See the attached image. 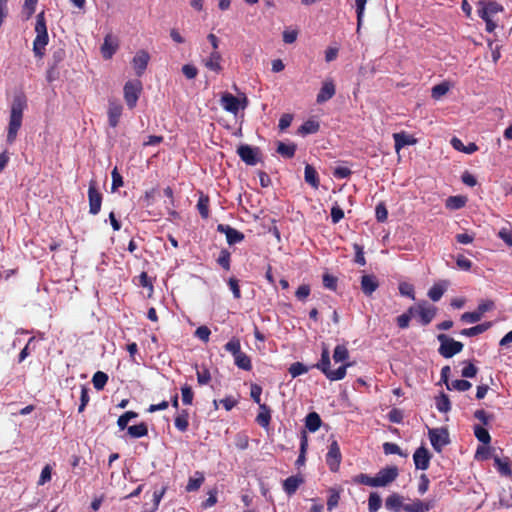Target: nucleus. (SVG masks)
<instances>
[{"instance_id": "obj_21", "label": "nucleus", "mask_w": 512, "mask_h": 512, "mask_svg": "<svg viewBox=\"0 0 512 512\" xmlns=\"http://www.w3.org/2000/svg\"><path fill=\"white\" fill-rule=\"evenodd\" d=\"M493 460L494 466L501 475L506 477H510L512 475L511 461L508 457L501 458L498 455H494Z\"/></svg>"}, {"instance_id": "obj_43", "label": "nucleus", "mask_w": 512, "mask_h": 512, "mask_svg": "<svg viewBox=\"0 0 512 512\" xmlns=\"http://www.w3.org/2000/svg\"><path fill=\"white\" fill-rule=\"evenodd\" d=\"M197 208L203 219H207L209 217V197L207 194H200Z\"/></svg>"}, {"instance_id": "obj_64", "label": "nucleus", "mask_w": 512, "mask_h": 512, "mask_svg": "<svg viewBox=\"0 0 512 512\" xmlns=\"http://www.w3.org/2000/svg\"><path fill=\"white\" fill-rule=\"evenodd\" d=\"M387 417L390 422L399 424L403 421V412L400 409L393 408L388 412Z\"/></svg>"}, {"instance_id": "obj_33", "label": "nucleus", "mask_w": 512, "mask_h": 512, "mask_svg": "<svg viewBox=\"0 0 512 512\" xmlns=\"http://www.w3.org/2000/svg\"><path fill=\"white\" fill-rule=\"evenodd\" d=\"M235 365L242 370L251 371L252 370V361L251 358L244 352H240L239 354L234 356Z\"/></svg>"}, {"instance_id": "obj_51", "label": "nucleus", "mask_w": 512, "mask_h": 512, "mask_svg": "<svg viewBox=\"0 0 512 512\" xmlns=\"http://www.w3.org/2000/svg\"><path fill=\"white\" fill-rule=\"evenodd\" d=\"M224 349L230 352L233 357L241 352L240 340L236 337H232L225 345Z\"/></svg>"}, {"instance_id": "obj_56", "label": "nucleus", "mask_w": 512, "mask_h": 512, "mask_svg": "<svg viewBox=\"0 0 512 512\" xmlns=\"http://www.w3.org/2000/svg\"><path fill=\"white\" fill-rule=\"evenodd\" d=\"M89 388L86 385H81V393H80V405L78 407V412L81 413L85 410V407L89 403Z\"/></svg>"}, {"instance_id": "obj_54", "label": "nucleus", "mask_w": 512, "mask_h": 512, "mask_svg": "<svg viewBox=\"0 0 512 512\" xmlns=\"http://www.w3.org/2000/svg\"><path fill=\"white\" fill-rule=\"evenodd\" d=\"M136 417H138V414L136 412L127 411L118 418L117 425L121 430H124L125 428H128V422Z\"/></svg>"}, {"instance_id": "obj_19", "label": "nucleus", "mask_w": 512, "mask_h": 512, "mask_svg": "<svg viewBox=\"0 0 512 512\" xmlns=\"http://www.w3.org/2000/svg\"><path fill=\"white\" fill-rule=\"evenodd\" d=\"M379 287V282L374 275L361 277V290L366 296H371Z\"/></svg>"}, {"instance_id": "obj_58", "label": "nucleus", "mask_w": 512, "mask_h": 512, "mask_svg": "<svg viewBox=\"0 0 512 512\" xmlns=\"http://www.w3.org/2000/svg\"><path fill=\"white\" fill-rule=\"evenodd\" d=\"M181 394H182V402L185 405H191L193 402L194 393L192 391V388L185 384L181 387Z\"/></svg>"}, {"instance_id": "obj_50", "label": "nucleus", "mask_w": 512, "mask_h": 512, "mask_svg": "<svg viewBox=\"0 0 512 512\" xmlns=\"http://www.w3.org/2000/svg\"><path fill=\"white\" fill-rule=\"evenodd\" d=\"M231 253L227 249H222L217 258V263L225 270H230Z\"/></svg>"}, {"instance_id": "obj_7", "label": "nucleus", "mask_w": 512, "mask_h": 512, "mask_svg": "<svg viewBox=\"0 0 512 512\" xmlns=\"http://www.w3.org/2000/svg\"><path fill=\"white\" fill-rule=\"evenodd\" d=\"M428 435L433 449L438 453L450 442L446 428L429 429Z\"/></svg>"}, {"instance_id": "obj_15", "label": "nucleus", "mask_w": 512, "mask_h": 512, "mask_svg": "<svg viewBox=\"0 0 512 512\" xmlns=\"http://www.w3.org/2000/svg\"><path fill=\"white\" fill-rule=\"evenodd\" d=\"M217 231L226 235V240L229 245H234L244 239L242 232L226 224H218Z\"/></svg>"}, {"instance_id": "obj_11", "label": "nucleus", "mask_w": 512, "mask_h": 512, "mask_svg": "<svg viewBox=\"0 0 512 512\" xmlns=\"http://www.w3.org/2000/svg\"><path fill=\"white\" fill-rule=\"evenodd\" d=\"M123 112V106L116 99H110L108 102V123L112 128H116L120 122V118Z\"/></svg>"}, {"instance_id": "obj_30", "label": "nucleus", "mask_w": 512, "mask_h": 512, "mask_svg": "<svg viewBox=\"0 0 512 512\" xmlns=\"http://www.w3.org/2000/svg\"><path fill=\"white\" fill-rule=\"evenodd\" d=\"M468 199L465 195L450 196L447 198L445 205L449 210H458L464 207Z\"/></svg>"}, {"instance_id": "obj_9", "label": "nucleus", "mask_w": 512, "mask_h": 512, "mask_svg": "<svg viewBox=\"0 0 512 512\" xmlns=\"http://www.w3.org/2000/svg\"><path fill=\"white\" fill-rule=\"evenodd\" d=\"M399 470L396 466L382 468L375 476L377 487H384L396 480Z\"/></svg>"}, {"instance_id": "obj_31", "label": "nucleus", "mask_w": 512, "mask_h": 512, "mask_svg": "<svg viewBox=\"0 0 512 512\" xmlns=\"http://www.w3.org/2000/svg\"><path fill=\"white\" fill-rule=\"evenodd\" d=\"M322 424V420L318 413L310 412L305 418V427L310 432H316Z\"/></svg>"}, {"instance_id": "obj_47", "label": "nucleus", "mask_w": 512, "mask_h": 512, "mask_svg": "<svg viewBox=\"0 0 512 512\" xmlns=\"http://www.w3.org/2000/svg\"><path fill=\"white\" fill-rule=\"evenodd\" d=\"M474 435L477 438V440L482 442L483 444L487 445L491 442V436L488 430L480 425L474 426Z\"/></svg>"}, {"instance_id": "obj_24", "label": "nucleus", "mask_w": 512, "mask_h": 512, "mask_svg": "<svg viewBox=\"0 0 512 512\" xmlns=\"http://www.w3.org/2000/svg\"><path fill=\"white\" fill-rule=\"evenodd\" d=\"M480 8L478 9L479 16H488L498 13L502 10V7L495 2H480Z\"/></svg>"}, {"instance_id": "obj_28", "label": "nucleus", "mask_w": 512, "mask_h": 512, "mask_svg": "<svg viewBox=\"0 0 512 512\" xmlns=\"http://www.w3.org/2000/svg\"><path fill=\"white\" fill-rule=\"evenodd\" d=\"M451 145L455 150L466 154H472L478 150V146L475 143L471 142L468 145H464V143L457 137H453L451 139Z\"/></svg>"}, {"instance_id": "obj_17", "label": "nucleus", "mask_w": 512, "mask_h": 512, "mask_svg": "<svg viewBox=\"0 0 512 512\" xmlns=\"http://www.w3.org/2000/svg\"><path fill=\"white\" fill-rule=\"evenodd\" d=\"M435 507V501L434 500H420L415 499L410 504H405L403 506V510L405 512H428L432 510Z\"/></svg>"}, {"instance_id": "obj_60", "label": "nucleus", "mask_w": 512, "mask_h": 512, "mask_svg": "<svg viewBox=\"0 0 512 512\" xmlns=\"http://www.w3.org/2000/svg\"><path fill=\"white\" fill-rule=\"evenodd\" d=\"M482 318V315L479 313L478 310H475L473 312H465L461 315V321L465 323H476L480 321Z\"/></svg>"}, {"instance_id": "obj_29", "label": "nucleus", "mask_w": 512, "mask_h": 512, "mask_svg": "<svg viewBox=\"0 0 512 512\" xmlns=\"http://www.w3.org/2000/svg\"><path fill=\"white\" fill-rule=\"evenodd\" d=\"M205 481L204 473L200 471H196L193 477H190L188 483L186 485L187 492H194L199 490L202 484Z\"/></svg>"}, {"instance_id": "obj_52", "label": "nucleus", "mask_w": 512, "mask_h": 512, "mask_svg": "<svg viewBox=\"0 0 512 512\" xmlns=\"http://www.w3.org/2000/svg\"><path fill=\"white\" fill-rule=\"evenodd\" d=\"M366 2L367 0H355L357 14V32L360 31V28L362 26Z\"/></svg>"}, {"instance_id": "obj_12", "label": "nucleus", "mask_w": 512, "mask_h": 512, "mask_svg": "<svg viewBox=\"0 0 512 512\" xmlns=\"http://www.w3.org/2000/svg\"><path fill=\"white\" fill-rule=\"evenodd\" d=\"M150 60V55L145 50H139L136 52L132 59V67L137 76H142L147 69Z\"/></svg>"}, {"instance_id": "obj_46", "label": "nucleus", "mask_w": 512, "mask_h": 512, "mask_svg": "<svg viewBox=\"0 0 512 512\" xmlns=\"http://www.w3.org/2000/svg\"><path fill=\"white\" fill-rule=\"evenodd\" d=\"M89 195V212L96 215L101 208L102 194H88Z\"/></svg>"}, {"instance_id": "obj_16", "label": "nucleus", "mask_w": 512, "mask_h": 512, "mask_svg": "<svg viewBox=\"0 0 512 512\" xmlns=\"http://www.w3.org/2000/svg\"><path fill=\"white\" fill-rule=\"evenodd\" d=\"M119 47L118 40L112 34H107L101 46V53L104 59L108 60L113 57Z\"/></svg>"}, {"instance_id": "obj_44", "label": "nucleus", "mask_w": 512, "mask_h": 512, "mask_svg": "<svg viewBox=\"0 0 512 512\" xmlns=\"http://www.w3.org/2000/svg\"><path fill=\"white\" fill-rule=\"evenodd\" d=\"M415 307H410L407 312L399 315L396 318V323L399 328L405 329L409 327L411 318L414 316Z\"/></svg>"}, {"instance_id": "obj_25", "label": "nucleus", "mask_w": 512, "mask_h": 512, "mask_svg": "<svg viewBox=\"0 0 512 512\" xmlns=\"http://www.w3.org/2000/svg\"><path fill=\"white\" fill-rule=\"evenodd\" d=\"M492 327V322H484L476 326L461 330L460 334L466 337H474L484 333Z\"/></svg>"}, {"instance_id": "obj_49", "label": "nucleus", "mask_w": 512, "mask_h": 512, "mask_svg": "<svg viewBox=\"0 0 512 512\" xmlns=\"http://www.w3.org/2000/svg\"><path fill=\"white\" fill-rule=\"evenodd\" d=\"M382 499L377 492H371L368 498L369 512H377L381 507Z\"/></svg>"}, {"instance_id": "obj_36", "label": "nucleus", "mask_w": 512, "mask_h": 512, "mask_svg": "<svg viewBox=\"0 0 512 512\" xmlns=\"http://www.w3.org/2000/svg\"><path fill=\"white\" fill-rule=\"evenodd\" d=\"M127 432L132 438H141L148 435V427L146 423L141 422L137 425L129 426Z\"/></svg>"}, {"instance_id": "obj_27", "label": "nucleus", "mask_w": 512, "mask_h": 512, "mask_svg": "<svg viewBox=\"0 0 512 512\" xmlns=\"http://www.w3.org/2000/svg\"><path fill=\"white\" fill-rule=\"evenodd\" d=\"M260 412L256 417V422L263 428L270 425L271 422V409L266 404H260Z\"/></svg>"}, {"instance_id": "obj_23", "label": "nucleus", "mask_w": 512, "mask_h": 512, "mask_svg": "<svg viewBox=\"0 0 512 512\" xmlns=\"http://www.w3.org/2000/svg\"><path fill=\"white\" fill-rule=\"evenodd\" d=\"M394 142H395V150L397 152L400 151L405 146L413 145L416 143V139L413 136L406 134L405 132H399L393 134Z\"/></svg>"}, {"instance_id": "obj_38", "label": "nucleus", "mask_w": 512, "mask_h": 512, "mask_svg": "<svg viewBox=\"0 0 512 512\" xmlns=\"http://www.w3.org/2000/svg\"><path fill=\"white\" fill-rule=\"evenodd\" d=\"M307 448H308V439H307L305 432H303L301 435V439H300L299 456L295 462L296 466L300 467L305 464Z\"/></svg>"}, {"instance_id": "obj_13", "label": "nucleus", "mask_w": 512, "mask_h": 512, "mask_svg": "<svg viewBox=\"0 0 512 512\" xmlns=\"http://www.w3.org/2000/svg\"><path fill=\"white\" fill-rule=\"evenodd\" d=\"M431 458L432 455L426 447L420 446L417 448L413 454V461L416 469L427 470L429 468Z\"/></svg>"}, {"instance_id": "obj_22", "label": "nucleus", "mask_w": 512, "mask_h": 512, "mask_svg": "<svg viewBox=\"0 0 512 512\" xmlns=\"http://www.w3.org/2000/svg\"><path fill=\"white\" fill-rule=\"evenodd\" d=\"M221 61V54L218 51H213L209 57L204 60V65L207 69L219 73L222 70Z\"/></svg>"}, {"instance_id": "obj_20", "label": "nucleus", "mask_w": 512, "mask_h": 512, "mask_svg": "<svg viewBox=\"0 0 512 512\" xmlns=\"http://www.w3.org/2000/svg\"><path fill=\"white\" fill-rule=\"evenodd\" d=\"M304 478L301 475H293L283 481V490L291 496L296 493L299 486L303 484Z\"/></svg>"}, {"instance_id": "obj_10", "label": "nucleus", "mask_w": 512, "mask_h": 512, "mask_svg": "<svg viewBox=\"0 0 512 512\" xmlns=\"http://www.w3.org/2000/svg\"><path fill=\"white\" fill-rule=\"evenodd\" d=\"M237 154L241 160L247 165L254 166L259 161V148L251 147L250 145L243 144L237 149Z\"/></svg>"}, {"instance_id": "obj_45", "label": "nucleus", "mask_w": 512, "mask_h": 512, "mask_svg": "<svg viewBox=\"0 0 512 512\" xmlns=\"http://www.w3.org/2000/svg\"><path fill=\"white\" fill-rule=\"evenodd\" d=\"M108 382V375L102 371H97L92 377V383L96 390H102Z\"/></svg>"}, {"instance_id": "obj_61", "label": "nucleus", "mask_w": 512, "mask_h": 512, "mask_svg": "<svg viewBox=\"0 0 512 512\" xmlns=\"http://www.w3.org/2000/svg\"><path fill=\"white\" fill-rule=\"evenodd\" d=\"M353 249L355 251V262L361 266H364L366 264V259H365V256H364V250H363V246H361L360 244H357L355 243L353 245Z\"/></svg>"}, {"instance_id": "obj_6", "label": "nucleus", "mask_w": 512, "mask_h": 512, "mask_svg": "<svg viewBox=\"0 0 512 512\" xmlns=\"http://www.w3.org/2000/svg\"><path fill=\"white\" fill-rule=\"evenodd\" d=\"M220 104L227 112L237 115L240 109H245L247 107L248 99L243 95V98L240 100L233 94L225 92L221 96Z\"/></svg>"}, {"instance_id": "obj_2", "label": "nucleus", "mask_w": 512, "mask_h": 512, "mask_svg": "<svg viewBox=\"0 0 512 512\" xmlns=\"http://www.w3.org/2000/svg\"><path fill=\"white\" fill-rule=\"evenodd\" d=\"M35 32L36 37L33 41V52L36 57L42 58L45 54V48L49 42L44 11H41L36 16Z\"/></svg>"}, {"instance_id": "obj_37", "label": "nucleus", "mask_w": 512, "mask_h": 512, "mask_svg": "<svg viewBox=\"0 0 512 512\" xmlns=\"http://www.w3.org/2000/svg\"><path fill=\"white\" fill-rule=\"evenodd\" d=\"M320 129V124L314 120L305 121L298 129V133L302 135L317 133Z\"/></svg>"}, {"instance_id": "obj_42", "label": "nucleus", "mask_w": 512, "mask_h": 512, "mask_svg": "<svg viewBox=\"0 0 512 512\" xmlns=\"http://www.w3.org/2000/svg\"><path fill=\"white\" fill-rule=\"evenodd\" d=\"M295 144H285L283 142H279L277 146V152L285 157V158H293L296 152Z\"/></svg>"}, {"instance_id": "obj_40", "label": "nucleus", "mask_w": 512, "mask_h": 512, "mask_svg": "<svg viewBox=\"0 0 512 512\" xmlns=\"http://www.w3.org/2000/svg\"><path fill=\"white\" fill-rule=\"evenodd\" d=\"M333 360L338 363L342 362L347 363L346 361L349 358V351L345 345H337L333 351Z\"/></svg>"}, {"instance_id": "obj_59", "label": "nucleus", "mask_w": 512, "mask_h": 512, "mask_svg": "<svg viewBox=\"0 0 512 512\" xmlns=\"http://www.w3.org/2000/svg\"><path fill=\"white\" fill-rule=\"evenodd\" d=\"M472 384L468 380L463 379H457L450 383L451 390H457V391H467L471 388Z\"/></svg>"}, {"instance_id": "obj_55", "label": "nucleus", "mask_w": 512, "mask_h": 512, "mask_svg": "<svg viewBox=\"0 0 512 512\" xmlns=\"http://www.w3.org/2000/svg\"><path fill=\"white\" fill-rule=\"evenodd\" d=\"M289 374L295 378V377H298L306 372H308V367L305 366L303 363L301 362H295L293 364L290 365L289 369Z\"/></svg>"}, {"instance_id": "obj_62", "label": "nucleus", "mask_w": 512, "mask_h": 512, "mask_svg": "<svg viewBox=\"0 0 512 512\" xmlns=\"http://www.w3.org/2000/svg\"><path fill=\"white\" fill-rule=\"evenodd\" d=\"M375 215L378 222H385L388 217V211L383 202H380L375 209Z\"/></svg>"}, {"instance_id": "obj_63", "label": "nucleus", "mask_w": 512, "mask_h": 512, "mask_svg": "<svg viewBox=\"0 0 512 512\" xmlns=\"http://www.w3.org/2000/svg\"><path fill=\"white\" fill-rule=\"evenodd\" d=\"M399 292L403 296H407L412 299L415 298L414 287L412 284H409L407 282H402L399 284Z\"/></svg>"}, {"instance_id": "obj_18", "label": "nucleus", "mask_w": 512, "mask_h": 512, "mask_svg": "<svg viewBox=\"0 0 512 512\" xmlns=\"http://www.w3.org/2000/svg\"><path fill=\"white\" fill-rule=\"evenodd\" d=\"M336 93V88L332 80L325 81L317 94L316 101L318 104H322L330 100Z\"/></svg>"}, {"instance_id": "obj_5", "label": "nucleus", "mask_w": 512, "mask_h": 512, "mask_svg": "<svg viewBox=\"0 0 512 512\" xmlns=\"http://www.w3.org/2000/svg\"><path fill=\"white\" fill-rule=\"evenodd\" d=\"M140 80H129L123 88L124 100L129 109H134L142 92Z\"/></svg>"}, {"instance_id": "obj_48", "label": "nucleus", "mask_w": 512, "mask_h": 512, "mask_svg": "<svg viewBox=\"0 0 512 512\" xmlns=\"http://www.w3.org/2000/svg\"><path fill=\"white\" fill-rule=\"evenodd\" d=\"M450 89V85L448 82H441L440 84H437L435 85L433 88H432V91H431V96L433 99L435 100H438L440 99L442 96H444L445 94H447V92L449 91Z\"/></svg>"}, {"instance_id": "obj_32", "label": "nucleus", "mask_w": 512, "mask_h": 512, "mask_svg": "<svg viewBox=\"0 0 512 512\" xmlns=\"http://www.w3.org/2000/svg\"><path fill=\"white\" fill-rule=\"evenodd\" d=\"M174 425L180 432H185L189 426V413L186 409L181 410L174 419Z\"/></svg>"}, {"instance_id": "obj_53", "label": "nucleus", "mask_w": 512, "mask_h": 512, "mask_svg": "<svg viewBox=\"0 0 512 512\" xmlns=\"http://www.w3.org/2000/svg\"><path fill=\"white\" fill-rule=\"evenodd\" d=\"M498 237L508 246H512V227L509 223L499 230Z\"/></svg>"}, {"instance_id": "obj_8", "label": "nucleus", "mask_w": 512, "mask_h": 512, "mask_svg": "<svg viewBox=\"0 0 512 512\" xmlns=\"http://www.w3.org/2000/svg\"><path fill=\"white\" fill-rule=\"evenodd\" d=\"M326 464L329 467L331 472H337L340 468V464L342 461V454L340 451L339 444L336 440H333L329 447L328 452L326 454Z\"/></svg>"}, {"instance_id": "obj_14", "label": "nucleus", "mask_w": 512, "mask_h": 512, "mask_svg": "<svg viewBox=\"0 0 512 512\" xmlns=\"http://www.w3.org/2000/svg\"><path fill=\"white\" fill-rule=\"evenodd\" d=\"M418 315L423 326L428 325L436 315V308L427 306L426 303L418 304L414 310V316Z\"/></svg>"}, {"instance_id": "obj_34", "label": "nucleus", "mask_w": 512, "mask_h": 512, "mask_svg": "<svg viewBox=\"0 0 512 512\" xmlns=\"http://www.w3.org/2000/svg\"><path fill=\"white\" fill-rule=\"evenodd\" d=\"M446 287V282L435 283L428 291L429 298L434 302L439 301L446 291Z\"/></svg>"}, {"instance_id": "obj_3", "label": "nucleus", "mask_w": 512, "mask_h": 512, "mask_svg": "<svg viewBox=\"0 0 512 512\" xmlns=\"http://www.w3.org/2000/svg\"><path fill=\"white\" fill-rule=\"evenodd\" d=\"M351 366V363H344L336 370L330 368V353L327 347L322 349L321 359L315 365L330 381L342 380L346 376V370Z\"/></svg>"}, {"instance_id": "obj_4", "label": "nucleus", "mask_w": 512, "mask_h": 512, "mask_svg": "<svg viewBox=\"0 0 512 512\" xmlns=\"http://www.w3.org/2000/svg\"><path fill=\"white\" fill-rule=\"evenodd\" d=\"M437 339L440 342L438 352L444 358H451L463 350V343L456 341L445 334H439Z\"/></svg>"}, {"instance_id": "obj_35", "label": "nucleus", "mask_w": 512, "mask_h": 512, "mask_svg": "<svg viewBox=\"0 0 512 512\" xmlns=\"http://www.w3.org/2000/svg\"><path fill=\"white\" fill-rule=\"evenodd\" d=\"M305 181L311 185L313 189H317L319 185L318 174L315 168L309 164L305 166Z\"/></svg>"}, {"instance_id": "obj_1", "label": "nucleus", "mask_w": 512, "mask_h": 512, "mask_svg": "<svg viewBox=\"0 0 512 512\" xmlns=\"http://www.w3.org/2000/svg\"><path fill=\"white\" fill-rule=\"evenodd\" d=\"M27 107V100L24 94L15 95L11 105L10 119L8 125L7 141L14 142L17 133L22 125L23 111Z\"/></svg>"}, {"instance_id": "obj_57", "label": "nucleus", "mask_w": 512, "mask_h": 512, "mask_svg": "<svg viewBox=\"0 0 512 512\" xmlns=\"http://www.w3.org/2000/svg\"><path fill=\"white\" fill-rule=\"evenodd\" d=\"M354 482L357 484L367 485L371 487H377L375 477H371L367 474L361 473L354 478Z\"/></svg>"}, {"instance_id": "obj_39", "label": "nucleus", "mask_w": 512, "mask_h": 512, "mask_svg": "<svg viewBox=\"0 0 512 512\" xmlns=\"http://www.w3.org/2000/svg\"><path fill=\"white\" fill-rule=\"evenodd\" d=\"M341 489L332 487L328 490L327 509L329 511L336 508L339 504Z\"/></svg>"}, {"instance_id": "obj_26", "label": "nucleus", "mask_w": 512, "mask_h": 512, "mask_svg": "<svg viewBox=\"0 0 512 512\" xmlns=\"http://www.w3.org/2000/svg\"><path fill=\"white\" fill-rule=\"evenodd\" d=\"M402 499V496L397 493H393L386 498L385 506L390 511L400 512V510L403 509V506L405 505L403 504Z\"/></svg>"}, {"instance_id": "obj_41", "label": "nucleus", "mask_w": 512, "mask_h": 512, "mask_svg": "<svg viewBox=\"0 0 512 512\" xmlns=\"http://www.w3.org/2000/svg\"><path fill=\"white\" fill-rule=\"evenodd\" d=\"M436 408L439 412L447 413L451 409V403L448 395L441 393L435 399Z\"/></svg>"}]
</instances>
